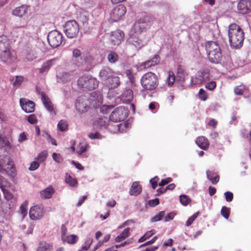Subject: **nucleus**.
Listing matches in <instances>:
<instances>
[{
  "label": "nucleus",
  "mask_w": 251,
  "mask_h": 251,
  "mask_svg": "<svg viewBox=\"0 0 251 251\" xmlns=\"http://www.w3.org/2000/svg\"><path fill=\"white\" fill-rule=\"evenodd\" d=\"M229 41L230 46L234 49L242 47L244 40V33L236 24H231L228 28Z\"/></svg>",
  "instance_id": "f257e3e1"
},
{
  "label": "nucleus",
  "mask_w": 251,
  "mask_h": 251,
  "mask_svg": "<svg viewBox=\"0 0 251 251\" xmlns=\"http://www.w3.org/2000/svg\"><path fill=\"white\" fill-rule=\"evenodd\" d=\"M14 53L10 50L9 41L5 36H0V60L4 63L8 64L15 60Z\"/></svg>",
  "instance_id": "f03ea898"
},
{
  "label": "nucleus",
  "mask_w": 251,
  "mask_h": 251,
  "mask_svg": "<svg viewBox=\"0 0 251 251\" xmlns=\"http://www.w3.org/2000/svg\"><path fill=\"white\" fill-rule=\"evenodd\" d=\"M205 50L210 62L213 63H219L222 58L221 49L215 42L209 41L205 44Z\"/></svg>",
  "instance_id": "7ed1b4c3"
},
{
  "label": "nucleus",
  "mask_w": 251,
  "mask_h": 251,
  "mask_svg": "<svg viewBox=\"0 0 251 251\" xmlns=\"http://www.w3.org/2000/svg\"><path fill=\"white\" fill-rule=\"evenodd\" d=\"M140 82L143 88L147 90H153L158 85L157 76L152 72L145 74L141 78Z\"/></svg>",
  "instance_id": "20e7f679"
},
{
  "label": "nucleus",
  "mask_w": 251,
  "mask_h": 251,
  "mask_svg": "<svg viewBox=\"0 0 251 251\" xmlns=\"http://www.w3.org/2000/svg\"><path fill=\"white\" fill-rule=\"evenodd\" d=\"M99 81L89 75H82L77 80V85L83 90H93L98 87Z\"/></svg>",
  "instance_id": "39448f33"
},
{
  "label": "nucleus",
  "mask_w": 251,
  "mask_h": 251,
  "mask_svg": "<svg viewBox=\"0 0 251 251\" xmlns=\"http://www.w3.org/2000/svg\"><path fill=\"white\" fill-rule=\"evenodd\" d=\"M152 18L151 16L147 15L139 19L133 26L130 32L135 34H141L146 31L151 25Z\"/></svg>",
  "instance_id": "423d86ee"
},
{
  "label": "nucleus",
  "mask_w": 251,
  "mask_h": 251,
  "mask_svg": "<svg viewBox=\"0 0 251 251\" xmlns=\"http://www.w3.org/2000/svg\"><path fill=\"white\" fill-rule=\"evenodd\" d=\"M63 31L68 38H75L79 31V26L75 21L70 20L67 21L63 26Z\"/></svg>",
  "instance_id": "0eeeda50"
},
{
  "label": "nucleus",
  "mask_w": 251,
  "mask_h": 251,
  "mask_svg": "<svg viewBox=\"0 0 251 251\" xmlns=\"http://www.w3.org/2000/svg\"><path fill=\"white\" fill-rule=\"evenodd\" d=\"M140 34H135L134 32H130L127 42L134 46L137 50H139L144 47L147 40L143 38Z\"/></svg>",
  "instance_id": "6e6552de"
},
{
  "label": "nucleus",
  "mask_w": 251,
  "mask_h": 251,
  "mask_svg": "<svg viewBox=\"0 0 251 251\" xmlns=\"http://www.w3.org/2000/svg\"><path fill=\"white\" fill-rule=\"evenodd\" d=\"M128 116V112L126 109L123 106L115 108L109 117L110 121L114 123H118L124 121Z\"/></svg>",
  "instance_id": "1a4fd4ad"
},
{
  "label": "nucleus",
  "mask_w": 251,
  "mask_h": 251,
  "mask_svg": "<svg viewBox=\"0 0 251 251\" xmlns=\"http://www.w3.org/2000/svg\"><path fill=\"white\" fill-rule=\"evenodd\" d=\"M62 41L63 35L58 31L54 30L49 33L48 41L52 48L58 47L62 44Z\"/></svg>",
  "instance_id": "9d476101"
},
{
  "label": "nucleus",
  "mask_w": 251,
  "mask_h": 251,
  "mask_svg": "<svg viewBox=\"0 0 251 251\" xmlns=\"http://www.w3.org/2000/svg\"><path fill=\"white\" fill-rule=\"evenodd\" d=\"M209 79V74L206 71H198L195 76H192L191 83L193 85L201 84L208 81Z\"/></svg>",
  "instance_id": "9b49d317"
},
{
  "label": "nucleus",
  "mask_w": 251,
  "mask_h": 251,
  "mask_svg": "<svg viewBox=\"0 0 251 251\" xmlns=\"http://www.w3.org/2000/svg\"><path fill=\"white\" fill-rule=\"evenodd\" d=\"M44 212V208L42 205H36L30 208L29 215L31 220H37L43 217Z\"/></svg>",
  "instance_id": "f8f14e48"
},
{
  "label": "nucleus",
  "mask_w": 251,
  "mask_h": 251,
  "mask_svg": "<svg viewBox=\"0 0 251 251\" xmlns=\"http://www.w3.org/2000/svg\"><path fill=\"white\" fill-rule=\"evenodd\" d=\"M126 12V8L123 5L116 6L110 13V19L113 22H117L123 17Z\"/></svg>",
  "instance_id": "ddd939ff"
},
{
  "label": "nucleus",
  "mask_w": 251,
  "mask_h": 251,
  "mask_svg": "<svg viewBox=\"0 0 251 251\" xmlns=\"http://www.w3.org/2000/svg\"><path fill=\"white\" fill-rule=\"evenodd\" d=\"M124 37V33L120 30L112 31L110 33V40L111 44L114 46L119 45L123 40Z\"/></svg>",
  "instance_id": "4468645a"
},
{
  "label": "nucleus",
  "mask_w": 251,
  "mask_h": 251,
  "mask_svg": "<svg viewBox=\"0 0 251 251\" xmlns=\"http://www.w3.org/2000/svg\"><path fill=\"white\" fill-rule=\"evenodd\" d=\"M20 104L22 109L26 113H31L34 111L35 103L25 98L20 99Z\"/></svg>",
  "instance_id": "2eb2a0df"
},
{
  "label": "nucleus",
  "mask_w": 251,
  "mask_h": 251,
  "mask_svg": "<svg viewBox=\"0 0 251 251\" xmlns=\"http://www.w3.org/2000/svg\"><path fill=\"white\" fill-rule=\"evenodd\" d=\"M237 8L239 12L246 14L251 11V0H241L238 4Z\"/></svg>",
  "instance_id": "dca6fc26"
},
{
  "label": "nucleus",
  "mask_w": 251,
  "mask_h": 251,
  "mask_svg": "<svg viewBox=\"0 0 251 251\" xmlns=\"http://www.w3.org/2000/svg\"><path fill=\"white\" fill-rule=\"evenodd\" d=\"M9 170L10 173H14L15 168L13 161L8 157L5 156L3 160H0V170Z\"/></svg>",
  "instance_id": "f3484780"
},
{
  "label": "nucleus",
  "mask_w": 251,
  "mask_h": 251,
  "mask_svg": "<svg viewBox=\"0 0 251 251\" xmlns=\"http://www.w3.org/2000/svg\"><path fill=\"white\" fill-rule=\"evenodd\" d=\"M57 60V58H54L44 62L41 66V68L38 69L39 73L42 74L47 73L51 67L55 65Z\"/></svg>",
  "instance_id": "a211bd4d"
},
{
  "label": "nucleus",
  "mask_w": 251,
  "mask_h": 251,
  "mask_svg": "<svg viewBox=\"0 0 251 251\" xmlns=\"http://www.w3.org/2000/svg\"><path fill=\"white\" fill-rule=\"evenodd\" d=\"M41 95L42 101L47 110L49 112H52L54 115H55V110L50 99L46 96L44 92H42L41 93Z\"/></svg>",
  "instance_id": "6ab92c4d"
},
{
  "label": "nucleus",
  "mask_w": 251,
  "mask_h": 251,
  "mask_svg": "<svg viewBox=\"0 0 251 251\" xmlns=\"http://www.w3.org/2000/svg\"><path fill=\"white\" fill-rule=\"evenodd\" d=\"M133 92L129 88H126L120 96L121 100L125 103L130 102L133 100Z\"/></svg>",
  "instance_id": "aec40b11"
},
{
  "label": "nucleus",
  "mask_w": 251,
  "mask_h": 251,
  "mask_svg": "<svg viewBox=\"0 0 251 251\" xmlns=\"http://www.w3.org/2000/svg\"><path fill=\"white\" fill-rule=\"evenodd\" d=\"M160 62V58L158 55H154L151 59L143 63L140 66L144 69H149L151 67L158 64Z\"/></svg>",
  "instance_id": "412c9836"
},
{
  "label": "nucleus",
  "mask_w": 251,
  "mask_h": 251,
  "mask_svg": "<svg viewBox=\"0 0 251 251\" xmlns=\"http://www.w3.org/2000/svg\"><path fill=\"white\" fill-rule=\"evenodd\" d=\"M28 6L23 5L15 8L12 12V14L17 17H22L27 15Z\"/></svg>",
  "instance_id": "4be33fe9"
},
{
  "label": "nucleus",
  "mask_w": 251,
  "mask_h": 251,
  "mask_svg": "<svg viewBox=\"0 0 251 251\" xmlns=\"http://www.w3.org/2000/svg\"><path fill=\"white\" fill-rule=\"evenodd\" d=\"M113 74L114 73L110 68L105 67L100 70L99 73V76L101 79L105 81L106 83Z\"/></svg>",
  "instance_id": "5701e85b"
},
{
  "label": "nucleus",
  "mask_w": 251,
  "mask_h": 251,
  "mask_svg": "<svg viewBox=\"0 0 251 251\" xmlns=\"http://www.w3.org/2000/svg\"><path fill=\"white\" fill-rule=\"evenodd\" d=\"M58 82L67 83L70 81L73 78V74L70 72H62L60 74L57 75Z\"/></svg>",
  "instance_id": "b1692460"
},
{
  "label": "nucleus",
  "mask_w": 251,
  "mask_h": 251,
  "mask_svg": "<svg viewBox=\"0 0 251 251\" xmlns=\"http://www.w3.org/2000/svg\"><path fill=\"white\" fill-rule=\"evenodd\" d=\"M106 83L111 88H115L118 87L120 85V77L115 74H113Z\"/></svg>",
  "instance_id": "393cba45"
},
{
  "label": "nucleus",
  "mask_w": 251,
  "mask_h": 251,
  "mask_svg": "<svg viewBox=\"0 0 251 251\" xmlns=\"http://www.w3.org/2000/svg\"><path fill=\"white\" fill-rule=\"evenodd\" d=\"M37 51L35 48L27 47L26 48L25 57L28 61H32L37 58Z\"/></svg>",
  "instance_id": "a878e982"
},
{
  "label": "nucleus",
  "mask_w": 251,
  "mask_h": 251,
  "mask_svg": "<svg viewBox=\"0 0 251 251\" xmlns=\"http://www.w3.org/2000/svg\"><path fill=\"white\" fill-rule=\"evenodd\" d=\"M54 191L52 186H50L40 192V196L42 199H47L51 197Z\"/></svg>",
  "instance_id": "bb28decb"
},
{
  "label": "nucleus",
  "mask_w": 251,
  "mask_h": 251,
  "mask_svg": "<svg viewBox=\"0 0 251 251\" xmlns=\"http://www.w3.org/2000/svg\"><path fill=\"white\" fill-rule=\"evenodd\" d=\"M196 143L200 148L203 150H206L209 146L208 140L203 136L197 138Z\"/></svg>",
  "instance_id": "cd10ccee"
},
{
  "label": "nucleus",
  "mask_w": 251,
  "mask_h": 251,
  "mask_svg": "<svg viewBox=\"0 0 251 251\" xmlns=\"http://www.w3.org/2000/svg\"><path fill=\"white\" fill-rule=\"evenodd\" d=\"M142 191V187L138 182H134L129 191V194L131 196H137L140 194Z\"/></svg>",
  "instance_id": "c85d7f7f"
},
{
  "label": "nucleus",
  "mask_w": 251,
  "mask_h": 251,
  "mask_svg": "<svg viewBox=\"0 0 251 251\" xmlns=\"http://www.w3.org/2000/svg\"><path fill=\"white\" fill-rule=\"evenodd\" d=\"M52 250V245L45 241L40 242L37 249V251H51Z\"/></svg>",
  "instance_id": "c756f323"
},
{
  "label": "nucleus",
  "mask_w": 251,
  "mask_h": 251,
  "mask_svg": "<svg viewBox=\"0 0 251 251\" xmlns=\"http://www.w3.org/2000/svg\"><path fill=\"white\" fill-rule=\"evenodd\" d=\"M207 178L213 184H216L219 181V176L215 173L209 170H207L206 172Z\"/></svg>",
  "instance_id": "7c9ffc66"
},
{
  "label": "nucleus",
  "mask_w": 251,
  "mask_h": 251,
  "mask_svg": "<svg viewBox=\"0 0 251 251\" xmlns=\"http://www.w3.org/2000/svg\"><path fill=\"white\" fill-rule=\"evenodd\" d=\"M65 182L71 187H76L77 186V181L75 178H73L69 174L66 173L65 177Z\"/></svg>",
  "instance_id": "2f4dec72"
},
{
  "label": "nucleus",
  "mask_w": 251,
  "mask_h": 251,
  "mask_svg": "<svg viewBox=\"0 0 251 251\" xmlns=\"http://www.w3.org/2000/svg\"><path fill=\"white\" fill-rule=\"evenodd\" d=\"M130 228L127 227L118 236L115 238V241L116 242H120L126 238L129 235V231Z\"/></svg>",
  "instance_id": "473e14b6"
},
{
  "label": "nucleus",
  "mask_w": 251,
  "mask_h": 251,
  "mask_svg": "<svg viewBox=\"0 0 251 251\" xmlns=\"http://www.w3.org/2000/svg\"><path fill=\"white\" fill-rule=\"evenodd\" d=\"M62 240L63 242H67L68 244H73L77 241L78 237L74 234L68 236L66 235L65 237H63Z\"/></svg>",
  "instance_id": "72a5a7b5"
},
{
  "label": "nucleus",
  "mask_w": 251,
  "mask_h": 251,
  "mask_svg": "<svg viewBox=\"0 0 251 251\" xmlns=\"http://www.w3.org/2000/svg\"><path fill=\"white\" fill-rule=\"evenodd\" d=\"M75 107L76 110H77L79 113H83L87 110L86 104L81 102L80 99L76 100L75 104Z\"/></svg>",
  "instance_id": "f704fd0d"
},
{
  "label": "nucleus",
  "mask_w": 251,
  "mask_h": 251,
  "mask_svg": "<svg viewBox=\"0 0 251 251\" xmlns=\"http://www.w3.org/2000/svg\"><path fill=\"white\" fill-rule=\"evenodd\" d=\"M107 59L110 63H115L118 61L119 56L115 52H110L107 55Z\"/></svg>",
  "instance_id": "c9c22d12"
},
{
  "label": "nucleus",
  "mask_w": 251,
  "mask_h": 251,
  "mask_svg": "<svg viewBox=\"0 0 251 251\" xmlns=\"http://www.w3.org/2000/svg\"><path fill=\"white\" fill-rule=\"evenodd\" d=\"M175 81V76L174 74L172 72H169L167 75V77L166 78V83L168 86H172Z\"/></svg>",
  "instance_id": "e433bc0d"
},
{
  "label": "nucleus",
  "mask_w": 251,
  "mask_h": 251,
  "mask_svg": "<svg viewBox=\"0 0 251 251\" xmlns=\"http://www.w3.org/2000/svg\"><path fill=\"white\" fill-rule=\"evenodd\" d=\"M78 19L81 22L83 25L86 24L88 21V14L86 12H81L78 16Z\"/></svg>",
  "instance_id": "4c0bfd02"
},
{
  "label": "nucleus",
  "mask_w": 251,
  "mask_h": 251,
  "mask_svg": "<svg viewBox=\"0 0 251 251\" xmlns=\"http://www.w3.org/2000/svg\"><path fill=\"white\" fill-rule=\"evenodd\" d=\"M93 239L92 237H87L80 250H81V251H87L93 243Z\"/></svg>",
  "instance_id": "58836bf2"
},
{
  "label": "nucleus",
  "mask_w": 251,
  "mask_h": 251,
  "mask_svg": "<svg viewBox=\"0 0 251 251\" xmlns=\"http://www.w3.org/2000/svg\"><path fill=\"white\" fill-rule=\"evenodd\" d=\"M27 202L25 201L20 207V213L22 215V218H24L27 215Z\"/></svg>",
  "instance_id": "ea45409f"
},
{
  "label": "nucleus",
  "mask_w": 251,
  "mask_h": 251,
  "mask_svg": "<svg viewBox=\"0 0 251 251\" xmlns=\"http://www.w3.org/2000/svg\"><path fill=\"white\" fill-rule=\"evenodd\" d=\"M68 126V125L67 121L64 120H60L57 125L58 128L61 131L66 130Z\"/></svg>",
  "instance_id": "a19ab883"
},
{
  "label": "nucleus",
  "mask_w": 251,
  "mask_h": 251,
  "mask_svg": "<svg viewBox=\"0 0 251 251\" xmlns=\"http://www.w3.org/2000/svg\"><path fill=\"white\" fill-rule=\"evenodd\" d=\"M128 127V125L126 123L124 124H119L116 126V129L114 131H119L120 132H124L126 131V128Z\"/></svg>",
  "instance_id": "79ce46f5"
},
{
  "label": "nucleus",
  "mask_w": 251,
  "mask_h": 251,
  "mask_svg": "<svg viewBox=\"0 0 251 251\" xmlns=\"http://www.w3.org/2000/svg\"><path fill=\"white\" fill-rule=\"evenodd\" d=\"M88 147L87 144L80 143L77 147V153L79 155L81 154L87 150Z\"/></svg>",
  "instance_id": "37998d69"
},
{
  "label": "nucleus",
  "mask_w": 251,
  "mask_h": 251,
  "mask_svg": "<svg viewBox=\"0 0 251 251\" xmlns=\"http://www.w3.org/2000/svg\"><path fill=\"white\" fill-rule=\"evenodd\" d=\"M154 233V232L152 230H150L148 231L145 233V234L142 236L139 240L138 242L139 243L143 242L145 241L146 239H148L149 237L151 236Z\"/></svg>",
  "instance_id": "c03bdc74"
},
{
  "label": "nucleus",
  "mask_w": 251,
  "mask_h": 251,
  "mask_svg": "<svg viewBox=\"0 0 251 251\" xmlns=\"http://www.w3.org/2000/svg\"><path fill=\"white\" fill-rule=\"evenodd\" d=\"M180 202L183 205H187L191 201L189 197L185 195H182L179 196Z\"/></svg>",
  "instance_id": "a18cd8bd"
},
{
  "label": "nucleus",
  "mask_w": 251,
  "mask_h": 251,
  "mask_svg": "<svg viewBox=\"0 0 251 251\" xmlns=\"http://www.w3.org/2000/svg\"><path fill=\"white\" fill-rule=\"evenodd\" d=\"M98 124L100 125V126L101 127H104L105 128H108L109 130H111L110 128V125L109 124H107L106 121L102 119V118H100L97 121Z\"/></svg>",
  "instance_id": "49530a36"
},
{
  "label": "nucleus",
  "mask_w": 251,
  "mask_h": 251,
  "mask_svg": "<svg viewBox=\"0 0 251 251\" xmlns=\"http://www.w3.org/2000/svg\"><path fill=\"white\" fill-rule=\"evenodd\" d=\"M24 77L22 76H16L15 79L12 82L13 85L15 87H18L21 85L23 81Z\"/></svg>",
  "instance_id": "de8ad7c7"
},
{
  "label": "nucleus",
  "mask_w": 251,
  "mask_h": 251,
  "mask_svg": "<svg viewBox=\"0 0 251 251\" xmlns=\"http://www.w3.org/2000/svg\"><path fill=\"white\" fill-rule=\"evenodd\" d=\"M229 208L224 206L222 207L221 211L222 215L226 219L229 218L230 210Z\"/></svg>",
  "instance_id": "09e8293b"
},
{
  "label": "nucleus",
  "mask_w": 251,
  "mask_h": 251,
  "mask_svg": "<svg viewBox=\"0 0 251 251\" xmlns=\"http://www.w3.org/2000/svg\"><path fill=\"white\" fill-rule=\"evenodd\" d=\"M165 216V212L163 211H160L158 214L156 215L155 216L153 217L151 220V221L152 222H155L157 221H159L161 220L163 217H164Z\"/></svg>",
  "instance_id": "8fccbe9b"
},
{
  "label": "nucleus",
  "mask_w": 251,
  "mask_h": 251,
  "mask_svg": "<svg viewBox=\"0 0 251 251\" xmlns=\"http://www.w3.org/2000/svg\"><path fill=\"white\" fill-rule=\"evenodd\" d=\"M1 204L0 208H1L2 211L5 214H9L10 212V209L8 208V201H3L2 203H0Z\"/></svg>",
  "instance_id": "3c124183"
},
{
  "label": "nucleus",
  "mask_w": 251,
  "mask_h": 251,
  "mask_svg": "<svg viewBox=\"0 0 251 251\" xmlns=\"http://www.w3.org/2000/svg\"><path fill=\"white\" fill-rule=\"evenodd\" d=\"M199 214V212L198 211L196 212L195 214H194L192 216L189 217L185 223V226H190L192 224L193 221L197 218Z\"/></svg>",
  "instance_id": "603ef678"
},
{
  "label": "nucleus",
  "mask_w": 251,
  "mask_h": 251,
  "mask_svg": "<svg viewBox=\"0 0 251 251\" xmlns=\"http://www.w3.org/2000/svg\"><path fill=\"white\" fill-rule=\"evenodd\" d=\"M245 89L244 85L238 86L234 88V92L236 95H242L243 94Z\"/></svg>",
  "instance_id": "864d4df0"
},
{
  "label": "nucleus",
  "mask_w": 251,
  "mask_h": 251,
  "mask_svg": "<svg viewBox=\"0 0 251 251\" xmlns=\"http://www.w3.org/2000/svg\"><path fill=\"white\" fill-rule=\"evenodd\" d=\"M48 155V153L46 151H44L40 152L37 156V160L40 162H43L46 158Z\"/></svg>",
  "instance_id": "5fc2aeb1"
},
{
  "label": "nucleus",
  "mask_w": 251,
  "mask_h": 251,
  "mask_svg": "<svg viewBox=\"0 0 251 251\" xmlns=\"http://www.w3.org/2000/svg\"><path fill=\"white\" fill-rule=\"evenodd\" d=\"M0 187L3 193L6 201H10L12 198V195L4 189L2 186H0Z\"/></svg>",
  "instance_id": "6e6d98bb"
},
{
  "label": "nucleus",
  "mask_w": 251,
  "mask_h": 251,
  "mask_svg": "<svg viewBox=\"0 0 251 251\" xmlns=\"http://www.w3.org/2000/svg\"><path fill=\"white\" fill-rule=\"evenodd\" d=\"M199 96L200 99L202 100H205L207 98L206 93L203 89H200Z\"/></svg>",
  "instance_id": "4d7b16f0"
},
{
  "label": "nucleus",
  "mask_w": 251,
  "mask_h": 251,
  "mask_svg": "<svg viewBox=\"0 0 251 251\" xmlns=\"http://www.w3.org/2000/svg\"><path fill=\"white\" fill-rule=\"evenodd\" d=\"M52 158L53 160L58 163H61L63 161L62 156L60 154L58 153H53L52 154Z\"/></svg>",
  "instance_id": "13d9d810"
},
{
  "label": "nucleus",
  "mask_w": 251,
  "mask_h": 251,
  "mask_svg": "<svg viewBox=\"0 0 251 251\" xmlns=\"http://www.w3.org/2000/svg\"><path fill=\"white\" fill-rule=\"evenodd\" d=\"M216 87V83L214 81H210L207 83L205 87L209 90H213Z\"/></svg>",
  "instance_id": "bf43d9fd"
},
{
  "label": "nucleus",
  "mask_w": 251,
  "mask_h": 251,
  "mask_svg": "<svg viewBox=\"0 0 251 251\" xmlns=\"http://www.w3.org/2000/svg\"><path fill=\"white\" fill-rule=\"evenodd\" d=\"M88 136L91 139H101L102 138V136L98 132L90 133V134H89Z\"/></svg>",
  "instance_id": "052dcab7"
},
{
  "label": "nucleus",
  "mask_w": 251,
  "mask_h": 251,
  "mask_svg": "<svg viewBox=\"0 0 251 251\" xmlns=\"http://www.w3.org/2000/svg\"><path fill=\"white\" fill-rule=\"evenodd\" d=\"M126 75L129 79L132 84H134V75L130 70H127L125 72Z\"/></svg>",
  "instance_id": "680f3d73"
},
{
  "label": "nucleus",
  "mask_w": 251,
  "mask_h": 251,
  "mask_svg": "<svg viewBox=\"0 0 251 251\" xmlns=\"http://www.w3.org/2000/svg\"><path fill=\"white\" fill-rule=\"evenodd\" d=\"M224 195L226 197V200L227 202H230L232 201L233 198V195L232 193L230 192H226L224 193Z\"/></svg>",
  "instance_id": "e2e57ef3"
},
{
  "label": "nucleus",
  "mask_w": 251,
  "mask_h": 251,
  "mask_svg": "<svg viewBox=\"0 0 251 251\" xmlns=\"http://www.w3.org/2000/svg\"><path fill=\"white\" fill-rule=\"evenodd\" d=\"M157 237L156 236L153 237V238H152L151 240L139 246V248H141L143 247L147 246H148V245H151V244L154 243L155 242V241L157 240Z\"/></svg>",
  "instance_id": "0e129e2a"
},
{
  "label": "nucleus",
  "mask_w": 251,
  "mask_h": 251,
  "mask_svg": "<svg viewBox=\"0 0 251 251\" xmlns=\"http://www.w3.org/2000/svg\"><path fill=\"white\" fill-rule=\"evenodd\" d=\"M81 52L80 50L75 49L73 51V58L77 59L78 57L81 56Z\"/></svg>",
  "instance_id": "69168bd1"
},
{
  "label": "nucleus",
  "mask_w": 251,
  "mask_h": 251,
  "mask_svg": "<svg viewBox=\"0 0 251 251\" xmlns=\"http://www.w3.org/2000/svg\"><path fill=\"white\" fill-rule=\"evenodd\" d=\"M27 121L31 124H34L37 122V119L35 115L31 114L28 116Z\"/></svg>",
  "instance_id": "338daca9"
},
{
  "label": "nucleus",
  "mask_w": 251,
  "mask_h": 251,
  "mask_svg": "<svg viewBox=\"0 0 251 251\" xmlns=\"http://www.w3.org/2000/svg\"><path fill=\"white\" fill-rule=\"evenodd\" d=\"M172 181L171 177H167L165 179H162L161 182L159 183V186H163Z\"/></svg>",
  "instance_id": "774afa93"
}]
</instances>
